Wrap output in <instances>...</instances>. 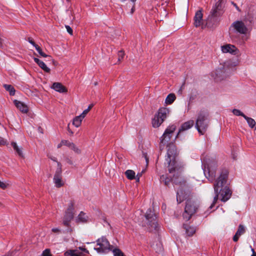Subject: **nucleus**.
<instances>
[{
  "label": "nucleus",
  "instance_id": "f257e3e1",
  "mask_svg": "<svg viewBox=\"0 0 256 256\" xmlns=\"http://www.w3.org/2000/svg\"><path fill=\"white\" fill-rule=\"evenodd\" d=\"M228 171L226 169L221 170L220 174L214 184L215 196L210 208L212 209L218 201V197L222 202H226L231 197L232 192L229 188Z\"/></svg>",
  "mask_w": 256,
  "mask_h": 256
},
{
  "label": "nucleus",
  "instance_id": "f03ea898",
  "mask_svg": "<svg viewBox=\"0 0 256 256\" xmlns=\"http://www.w3.org/2000/svg\"><path fill=\"white\" fill-rule=\"evenodd\" d=\"M176 150L175 146L173 144L170 145L167 150V156L166 158V160L168 164V170L170 173L178 171L181 167L176 160Z\"/></svg>",
  "mask_w": 256,
  "mask_h": 256
},
{
  "label": "nucleus",
  "instance_id": "7ed1b4c3",
  "mask_svg": "<svg viewBox=\"0 0 256 256\" xmlns=\"http://www.w3.org/2000/svg\"><path fill=\"white\" fill-rule=\"evenodd\" d=\"M202 167L206 177L210 182H212L216 176L217 164L214 161L202 158Z\"/></svg>",
  "mask_w": 256,
  "mask_h": 256
},
{
  "label": "nucleus",
  "instance_id": "20e7f679",
  "mask_svg": "<svg viewBox=\"0 0 256 256\" xmlns=\"http://www.w3.org/2000/svg\"><path fill=\"white\" fill-rule=\"evenodd\" d=\"M222 2L219 0L216 2L210 12V14L208 16L206 24L208 26L216 24L218 22V18L222 14Z\"/></svg>",
  "mask_w": 256,
  "mask_h": 256
},
{
  "label": "nucleus",
  "instance_id": "39448f33",
  "mask_svg": "<svg viewBox=\"0 0 256 256\" xmlns=\"http://www.w3.org/2000/svg\"><path fill=\"white\" fill-rule=\"evenodd\" d=\"M208 117V114L204 112H200L198 114L196 128L200 134H204L207 130L209 122Z\"/></svg>",
  "mask_w": 256,
  "mask_h": 256
},
{
  "label": "nucleus",
  "instance_id": "423d86ee",
  "mask_svg": "<svg viewBox=\"0 0 256 256\" xmlns=\"http://www.w3.org/2000/svg\"><path fill=\"white\" fill-rule=\"evenodd\" d=\"M238 64V61L228 60L224 64L216 70V78L221 80L226 78L229 74L231 69L234 68Z\"/></svg>",
  "mask_w": 256,
  "mask_h": 256
},
{
  "label": "nucleus",
  "instance_id": "0eeeda50",
  "mask_svg": "<svg viewBox=\"0 0 256 256\" xmlns=\"http://www.w3.org/2000/svg\"><path fill=\"white\" fill-rule=\"evenodd\" d=\"M170 114V110L166 108H160L152 120V125L154 128L159 127L166 119Z\"/></svg>",
  "mask_w": 256,
  "mask_h": 256
},
{
  "label": "nucleus",
  "instance_id": "6e6552de",
  "mask_svg": "<svg viewBox=\"0 0 256 256\" xmlns=\"http://www.w3.org/2000/svg\"><path fill=\"white\" fill-rule=\"evenodd\" d=\"M198 206L194 201L191 200H188L183 214L184 219L186 221L189 220L192 216L196 212Z\"/></svg>",
  "mask_w": 256,
  "mask_h": 256
},
{
  "label": "nucleus",
  "instance_id": "1a4fd4ad",
  "mask_svg": "<svg viewBox=\"0 0 256 256\" xmlns=\"http://www.w3.org/2000/svg\"><path fill=\"white\" fill-rule=\"evenodd\" d=\"M98 248L94 249L98 253H106L111 250L112 246L110 244L109 242L105 237H102L96 240Z\"/></svg>",
  "mask_w": 256,
  "mask_h": 256
},
{
  "label": "nucleus",
  "instance_id": "9d476101",
  "mask_svg": "<svg viewBox=\"0 0 256 256\" xmlns=\"http://www.w3.org/2000/svg\"><path fill=\"white\" fill-rule=\"evenodd\" d=\"M62 164L60 162H58V168L54 174L53 181L56 188H60L64 185V182L62 178Z\"/></svg>",
  "mask_w": 256,
  "mask_h": 256
},
{
  "label": "nucleus",
  "instance_id": "9b49d317",
  "mask_svg": "<svg viewBox=\"0 0 256 256\" xmlns=\"http://www.w3.org/2000/svg\"><path fill=\"white\" fill-rule=\"evenodd\" d=\"M176 126L173 124L168 126L165 130L162 136L160 138V142L164 144L168 143L172 136L174 132L176 130Z\"/></svg>",
  "mask_w": 256,
  "mask_h": 256
},
{
  "label": "nucleus",
  "instance_id": "f8f14e48",
  "mask_svg": "<svg viewBox=\"0 0 256 256\" xmlns=\"http://www.w3.org/2000/svg\"><path fill=\"white\" fill-rule=\"evenodd\" d=\"M145 217L148 221V225L150 226L152 228L156 230L158 227V224L156 220V217L151 210H147Z\"/></svg>",
  "mask_w": 256,
  "mask_h": 256
},
{
  "label": "nucleus",
  "instance_id": "ddd939ff",
  "mask_svg": "<svg viewBox=\"0 0 256 256\" xmlns=\"http://www.w3.org/2000/svg\"><path fill=\"white\" fill-rule=\"evenodd\" d=\"M230 28H233L237 32L240 34H246L248 31V28L244 23L241 20H236L234 22Z\"/></svg>",
  "mask_w": 256,
  "mask_h": 256
},
{
  "label": "nucleus",
  "instance_id": "4468645a",
  "mask_svg": "<svg viewBox=\"0 0 256 256\" xmlns=\"http://www.w3.org/2000/svg\"><path fill=\"white\" fill-rule=\"evenodd\" d=\"M80 250H82L86 254H88V250H87L84 247L80 246L78 248L75 250H66L64 254V256H84V254H82V252Z\"/></svg>",
  "mask_w": 256,
  "mask_h": 256
},
{
  "label": "nucleus",
  "instance_id": "2eb2a0df",
  "mask_svg": "<svg viewBox=\"0 0 256 256\" xmlns=\"http://www.w3.org/2000/svg\"><path fill=\"white\" fill-rule=\"evenodd\" d=\"M203 14L202 13V10L200 9L196 12L195 14V16L194 18V26L198 28L202 26V28H203L204 24V20L202 18Z\"/></svg>",
  "mask_w": 256,
  "mask_h": 256
},
{
  "label": "nucleus",
  "instance_id": "dca6fc26",
  "mask_svg": "<svg viewBox=\"0 0 256 256\" xmlns=\"http://www.w3.org/2000/svg\"><path fill=\"white\" fill-rule=\"evenodd\" d=\"M222 51L223 53H230L232 54H236L238 50L235 46L230 44H227L221 46Z\"/></svg>",
  "mask_w": 256,
  "mask_h": 256
},
{
  "label": "nucleus",
  "instance_id": "f3484780",
  "mask_svg": "<svg viewBox=\"0 0 256 256\" xmlns=\"http://www.w3.org/2000/svg\"><path fill=\"white\" fill-rule=\"evenodd\" d=\"M194 124V121L193 120H190L185 122H184L181 126L180 128L179 129L178 132L176 136V137L179 136L183 132L188 130Z\"/></svg>",
  "mask_w": 256,
  "mask_h": 256
},
{
  "label": "nucleus",
  "instance_id": "a211bd4d",
  "mask_svg": "<svg viewBox=\"0 0 256 256\" xmlns=\"http://www.w3.org/2000/svg\"><path fill=\"white\" fill-rule=\"evenodd\" d=\"M14 102L16 107L22 112L26 114L28 112V106L23 102L17 100H14Z\"/></svg>",
  "mask_w": 256,
  "mask_h": 256
},
{
  "label": "nucleus",
  "instance_id": "6ab92c4d",
  "mask_svg": "<svg viewBox=\"0 0 256 256\" xmlns=\"http://www.w3.org/2000/svg\"><path fill=\"white\" fill-rule=\"evenodd\" d=\"M51 88L56 91L60 93H64L67 92L66 88L60 82H54Z\"/></svg>",
  "mask_w": 256,
  "mask_h": 256
},
{
  "label": "nucleus",
  "instance_id": "aec40b11",
  "mask_svg": "<svg viewBox=\"0 0 256 256\" xmlns=\"http://www.w3.org/2000/svg\"><path fill=\"white\" fill-rule=\"evenodd\" d=\"M73 218V212L66 211L63 220L64 224L66 226H68L69 222Z\"/></svg>",
  "mask_w": 256,
  "mask_h": 256
},
{
  "label": "nucleus",
  "instance_id": "412c9836",
  "mask_svg": "<svg viewBox=\"0 0 256 256\" xmlns=\"http://www.w3.org/2000/svg\"><path fill=\"white\" fill-rule=\"evenodd\" d=\"M34 61L36 63L38 66L45 72H50V68H48L46 64H44V62L40 60H39L38 58H34Z\"/></svg>",
  "mask_w": 256,
  "mask_h": 256
},
{
  "label": "nucleus",
  "instance_id": "4be33fe9",
  "mask_svg": "<svg viewBox=\"0 0 256 256\" xmlns=\"http://www.w3.org/2000/svg\"><path fill=\"white\" fill-rule=\"evenodd\" d=\"M184 228L186 230V234L189 236H192L196 232V228L186 224L184 225Z\"/></svg>",
  "mask_w": 256,
  "mask_h": 256
},
{
  "label": "nucleus",
  "instance_id": "5701e85b",
  "mask_svg": "<svg viewBox=\"0 0 256 256\" xmlns=\"http://www.w3.org/2000/svg\"><path fill=\"white\" fill-rule=\"evenodd\" d=\"M176 99V96L174 94H168V96H166L165 100V103L166 104H171L174 102Z\"/></svg>",
  "mask_w": 256,
  "mask_h": 256
},
{
  "label": "nucleus",
  "instance_id": "b1692460",
  "mask_svg": "<svg viewBox=\"0 0 256 256\" xmlns=\"http://www.w3.org/2000/svg\"><path fill=\"white\" fill-rule=\"evenodd\" d=\"M88 219V216L82 212H81L78 214L76 220L78 222H84L87 221Z\"/></svg>",
  "mask_w": 256,
  "mask_h": 256
},
{
  "label": "nucleus",
  "instance_id": "393cba45",
  "mask_svg": "<svg viewBox=\"0 0 256 256\" xmlns=\"http://www.w3.org/2000/svg\"><path fill=\"white\" fill-rule=\"evenodd\" d=\"M125 174L128 180H132L135 178L136 174L132 170H126Z\"/></svg>",
  "mask_w": 256,
  "mask_h": 256
},
{
  "label": "nucleus",
  "instance_id": "a878e982",
  "mask_svg": "<svg viewBox=\"0 0 256 256\" xmlns=\"http://www.w3.org/2000/svg\"><path fill=\"white\" fill-rule=\"evenodd\" d=\"M11 145L12 146L14 150L18 154V156L20 157H23V154H22V150L20 148H18V146H17L16 142H12L11 143Z\"/></svg>",
  "mask_w": 256,
  "mask_h": 256
},
{
  "label": "nucleus",
  "instance_id": "bb28decb",
  "mask_svg": "<svg viewBox=\"0 0 256 256\" xmlns=\"http://www.w3.org/2000/svg\"><path fill=\"white\" fill-rule=\"evenodd\" d=\"M244 119L246 120L250 127L252 128H256L255 126L256 122L253 118H249L247 116H244Z\"/></svg>",
  "mask_w": 256,
  "mask_h": 256
},
{
  "label": "nucleus",
  "instance_id": "cd10ccee",
  "mask_svg": "<svg viewBox=\"0 0 256 256\" xmlns=\"http://www.w3.org/2000/svg\"><path fill=\"white\" fill-rule=\"evenodd\" d=\"M172 180V178L168 177L166 175H162L160 177V181L161 182H164L166 186H168Z\"/></svg>",
  "mask_w": 256,
  "mask_h": 256
},
{
  "label": "nucleus",
  "instance_id": "c85d7f7f",
  "mask_svg": "<svg viewBox=\"0 0 256 256\" xmlns=\"http://www.w3.org/2000/svg\"><path fill=\"white\" fill-rule=\"evenodd\" d=\"M83 118L80 116H76L73 120V124L77 128L78 127L80 126Z\"/></svg>",
  "mask_w": 256,
  "mask_h": 256
},
{
  "label": "nucleus",
  "instance_id": "c756f323",
  "mask_svg": "<svg viewBox=\"0 0 256 256\" xmlns=\"http://www.w3.org/2000/svg\"><path fill=\"white\" fill-rule=\"evenodd\" d=\"M4 87L6 90L9 92L10 95L14 96V94L15 90L12 86L5 84L4 85Z\"/></svg>",
  "mask_w": 256,
  "mask_h": 256
},
{
  "label": "nucleus",
  "instance_id": "7c9ffc66",
  "mask_svg": "<svg viewBox=\"0 0 256 256\" xmlns=\"http://www.w3.org/2000/svg\"><path fill=\"white\" fill-rule=\"evenodd\" d=\"M245 232H246L245 227L242 224H240L238 226V229L236 234V235H238L239 236H240L241 235L244 234Z\"/></svg>",
  "mask_w": 256,
  "mask_h": 256
},
{
  "label": "nucleus",
  "instance_id": "2f4dec72",
  "mask_svg": "<svg viewBox=\"0 0 256 256\" xmlns=\"http://www.w3.org/2000/svg\"><path fill=\"white\" fill-rule=\"evenodd\" d=\"M114 256H124L123 252L119 248H115L111 250Z\"/></svg>",
  "mask_w": 256,
  "mask_h": 256
},
{
  "label": "nucleus",
  "instance_id": "473e14b6",
  "mask_svg": "<svg viewBox=\"0 0 256 256\" xmlns=\"http://www.w3.org/2000/svg\"><path fill=\"white\" fill-rule=\"evenodd\" d=\"M184 196H182V190H180L177 192L176 200L178 204L180 203L184 200Z\"/></svg>",
  "mask_w": 256,
  "mask_h": 256
},
{
  "label": "nucleus",
  "instance_id": "72a5a7b5",
  "mask_svg": "<svg viewBox=\"0 0 256 256\" xmlns=\"http://www.w3.org/2000/svg\"><path fill=\"white\" fill-rule=\"evenodd\" d=\"M36 49L38 51V54L42 56H43V57H44V58H46V57L50 58V56H48V55L46 54L45 53H44L42 52V48H40V47L39 46H36Z\"/></svg>",
  "mask_w": 256,
  "mask_h": 256
},
{
  "label": "nucleus",
  "instance_id": "f704fd0d",
  "mask_svg": "<svg viewBox=\"0 0 256 256\" xmlns=\"http://www.w3.org/2000/svg\"><path fill=\"white\" fill-rule=\"evenodd\" d=\"M233 114L236 116H242L244 118V116H246L243 112L240 110L238 109H234L232 110Z\"/></svg>",
  "mask_w": 256,
  "mask_h": 256
},
{
  "label": "nucleus",
  "instance_id": "c9c22d12",
  "mask_svg": "<svg viewBox=\"0 0 256 256\" xmlns=\"http://www.w3.org/2000/svg\"><path fill=\"white\" fill-rule=\"evenodd\" d=\"M124 53L123 50H120L118 52V60L120 62L124 57Z\"/></svg>",
  "mask_w": 256,
  "mask_h": 256
},
{
  "label": "nucleus",
  "instance_id": "e433bc0d",
  "mask_svg": "<svg viewBox=\"0 0 256 256\" xmlns=\"http://www.w3.org/2000/svg\"><path fill=\"white\" fill-rule=\"evenodd\" d=\"M70 148L74 152H76L77 154H79L80 152V150L75 146V144L74 143H72V144H71Z\"/></svg>",
  "mask_w": 256,
  "mask_h": 256
},
{
  "label": "nucleus",
  "instance_id": "4c0bfd02",
  "mask_svg": "<svg viewBox=\"0 0 256 256\" xmlns=\"http://www.w3.org/2000/svg\"><path fill=\"white\" fill-rule=\"evenodd\" d=\"M74 206V202H73L71 201L69 204L68 208L66 211L73 212Z\"/></svg>",
  "mask_w": 256,
  "mask_h": 256
},
{
  "label": "nucleus",
  "instance_id": "58836bf2",
  "mask_svg": "<svg viewBox=\"0 0 256 256\" xmlns=\"http://www.w3.org/2000/svg\"><path fill=\"white\" fill-rule=\"evenodd\" d=\"M42 256H52L50 250L49 249L45 250L42 252Z\"/></svg>",
  "mask_w": 256,
  "mask_h": 256
},
{
  "label": "nucleus",
  "instance_id": "ea45409f",
  "mask_svg": "<svg viewBox=\"0 0 256 256\" xmlns=\"http://www.w3.org/2000/svg\"><path fill=\"white\" fill-rule=\"evenodd\" d=\"M62 144H64V146H66L70 148V147L71 146V144H72V142H70L68 140H62Z\"/></svg>",
  "mask_w": 256,
  "mask_h": 256
},
{
  "label": "nucleus",
  "instance_id": "a19ab883",
  "mask_svg": "<svg viewBox=\"0 0 256 256\" xmlns=\"http://www.w3.org/2000/svg\"><path fill=\"white\" fill-rule=\"evenodd\" d=\"M66 29L70 35H72L73 31L72 28L69 26H66Z\"/></svg>",
  "mask_w": 256,
  "mask_h": 256
},
{
  "label": "nucleus",
  "instance_id": "79ce46f5",
  "mask_svg": "<svg viewBox=\"0 0 256 256\" xmlns=\"http://www.w3.org/2000/svg\"><path fill=\"white\" fill-rule=\"evenodd\" d=\"M8 184L0 180V188L4 190L6 188Z\"/></svg>",
  "mask_w": 256,
  "mask_h": 256
},
{
  "label": "nucleus",
  "instance_id": "37998d69",
  "mask_svg": "<svg viewBox=\"0 0 256 256\" xmlns=\"http://www.w3.org/2000/svg\"><path fill=\"white\" fill-rule=\"evenodd\" d=\"M28 42L31 44H32L34 48H36V46H38V44H36V43L34 42L32 40V38H28Z\"/></svg>",
  "mask_w": 256,
  "mask_h": 256
},
{
  "label": "nucleus",
  "instance_id": "c03bdc74",
  "mask_svg": "<svg viewBox=\"0 0 256 256\" xmlns=\"http://www.w3.org/2000/svg\"><path fill=\"white\" fill-rule=\"evenodd\" d=\"M231 4H232L236 8V10L238 12H241V10L238 8V6H237V4L236 3H234V2H232Z\"/></svg>",
  "mask_w": 256,
  "mask_h": 256
},
{
  "label": "nucleus",
  "instance_id": "a18cd8bd",
  "mask_svg": "<svg viewBox=\"0 0 256 256\" xmlns=\"http://www.w3.org/2000/svg\"><path fill=\"white\" fill-rule=\"evenodd\" d=\"M240 236H239L238 235H236V234L233 237V240L235 242H237Z\"/></svg>",
  "mask_w": 256,
  "mask_h": 256
},
{
  "label": "nucleus",
  "instance_id": "49530a36",
  "mask_svg": "<svg viewBox=\"0 0 256 256\" xmlns=\"http://www.w3.org/2000/svg\"><path fill=\"white\" fill-rule=\"evenodd\" d=\"M88 113V112H87V110H85L80 116L82 117V118H84Z\"/></svg>",
  "mask_w": 256,
  "mask_h": 256
},
{
  "label": "nucleus",
  "instance_id": "de8ad7c7",
  "mask_svg": "<svg viewBox=\"0 0 256 256\" xmlns=\"http://www.w3.org/2000/svg\"><path fill=\"white\" fill-rule=\"evenodd\" d=\"M5 144L6 142L4 140L3 138L0 137V145H4Z\"/></svg>",
  "mask_w": 256,
  "mask_h": 256
},
{
  "label": "nucleus",
  "instance_id": "09e8293b",
  "mask_svg": "<svg viewBox=\"0 0 256 256\" xmlns=\"http://www.w3.org/2000/svg\"><path fill=\"white\" fill-rule=\"evenodd\" d=\"M48 158H50L52 160H53L54 162H57V163L58 162L56 161V158L52 156H48Z\"/></svg>",
  "mask_w": 256,
  "mask_h": 256
},
{
  "label": "nucleus",
  "instance_id": "8fccbe9b",
  "mask_svg": "<svg viewBox=\"0 0 256 256\" xmlns=\"http://www.w3.org/2000/svg\"><path fill=\"white\" fill-rule=\"evenodd\" d=\"M52 231L54 232H60V230L58 228H54L52 229Z\"/></svg>",
  "mask_w": 256,
  "mask_h": 256
},
{
  "label": "nucleus",
  "instance_id": "3c124183",
  "mask_svg": "<svg viewBox=\"0 0 256 256\" xmlns=\"http://www.w3.org/2000/svg\"><path fill=\"white\" fill-rule=\"evenodd\" d=\"M64 144H62V141L58 145V148H60L62 147V146H64L63 145Z\"/></svg>",
  "mask_w": 256,
  "mask_h": 256
},
{
  "label": "nucleus",
  "instance_id": "603ef678",
  "mask_svg": "<svg viewBox=\"0 0 256 256\" xmlns=\"http://www.w3.org/2000/svg\"><path fill=\"white\" fill-rule=\"evenodd\" d=\"M142 175V173H138L137 174V175L136 176V177L140 178Z\"/></svg>",
  "mask_w": 256,
  "mask_h": 256
},
{
  "label": "nucleus",
  "instance_id": "864d4df0",
  "mask_svg": "<svg viewBox=\"0 0 256 256\" xmlns=\"http://www.w3.org/2000/svg\"><path fill=\"white\" fill-rule=\"evenodd\" d=\"M93 106H94V104H90L88 106V109H90H90L93 107Z\"/></svg>",
  "mask_w": 256,
  "mask_h": 256
},
{
  "label": "nucleus",
  "instance_id": "5fc2aeb1",
  "mask_svg": "<svg viewBox=\"0 0 256 256\" xmlns=\"http://www.w3.org/2000/svg\"><path fill=\"white\" fill-rule=\"evenodd\" d=\"M251 250L252 252V254H256L255 252H254V250L253 248H251Z\"/></svg>",
  "mask_w": 256,
  "mask_h": 256
},
{
  "label": "nucleus",
  "instance_id": "6e6d98bb",
  "mask_svg": "<svg viewBox=\"0 0 256 256\" xmlns=\"http://www.w3.org/2000/svg\"><path fill=\"white\" fill-rule=\"evenodd\" d=\"M135 178L136 179V182H139L140 178L136 177L135 176Z\"/></svg>",
  "mask_w": 256,
  "mask_h": 256
},
{
  "label": "nucleus",
  "instance_id": "4d7b16f0",
  "mask_svg": "<svg viewBox=\"0 0 256 256\" xmlns=\"http://www.w3.org/2000/svg\"><path fill=\"white\" fill-rule=\"evenodd\" d=\"M86 110H87V112H88L90 110V109H88V108Z\"/></svg>",
  "mask_w": 256,
  "mask_h": 256
},
{
  "label": "nucleus",
  "instance_id": "13d9d810",
  "mask_svg": "<svg viewBox=\"0 0 256 256\" xmlns=\"http://www.w3.org/2000/svg\"><path fill=\"white\" fill-rule=\"evenodd\" d=\"M68 132H70L72 134H73L72 132V130H68Z\"/></svg>",
  "mask_w": 256,
  "mask_h": 256
},
{
  "label": "nucleus",
  "instance_id": "bf43d9fd",
  "mask_svg": "<svg viewBox=\"0 0 256 256\" xmlns=\"http://www.w3.org/2000/svg\"><path fill=\"white\" fill-rule=\"evenodd\" d=\"M131 0L132 2H134L136 1V0Z\"/></svg>",
  "mask_w": 256,
  "mask_h": 256
},
{
  "label": "nucleus",
  "instance_id": "052dcab7",
  "mask_svg": "<svg viewBox=\"0 0 256 256\" xmlns=\"http://www.w3.org/2000/svg\"><path fill=\"white\" fill-rule=\"evenodd\" d=\"M94 85H95V86H96V85H97L98 82H94Z\"/></svg>",
  "mask_w": 256,
  "mask_h": 256
},
{
  "label": "nucleus",
  "instance_id": "680f3d73",
  "mask_svg": "<svg viewBox=\"0 0 256 256\" xmlns=\"http://www.w3.org/2000/svg\"><path fill=\"white\" fill-rule=\"evenodd\" d=\"M68 162L70 164H72V162L70 160L69 162Z\"/></svg>",
  "mask_w": 256,
  "mask_h": 256
},
{
  "label": "nucleus",
  "instance_id": "e2e57ef3",
  "mask_svg": "<svg viewBox=\"0 0 256 256\" xmlns=\"http://www.w3.org/2000/svg\"><path fill=\"white\" fill-rule=\"evenodd\" d=\"M251 256H256V254H252Z\"/></svg>",
  "mask_w": 256,
  "mask_h": 256
},
{
  "label": "nucleus",
  "instance_id": "0e129e2a",
  "mask_svg": "<svg viewBox=\"0 0 256 256\" xmlns=\"http://www.w3.org/2000/svg\"><path fill=\"white\" fill-rule=\"evenodd\" d=\"M132 12L134 11L133 8H132Z\"/></svg>",
  "mask_w": 256,
  "mask_h": 256
},
{
  "label": "nucleus",
  "instance_id": "69168bd1",
  "mask_svg": "<svg viewBox=\"0 0 256 256\" xmlns=\"http://www.w3.org/2000/svg\"><path fill=\"white\" fill-rule=\"evenodd\" d=\"M125 0H122V1H123V2H124V1H125Z\"/></svg>",
  "mask_w": 256,
  "mask_h": 256
},
{
  "label": "nucleus",
  "instance_id": "338daca9",
  "mask_svg": "<svg viewBox=\"0 0 256 256\" xmlns=\"http://www.w3.org/2000/svg\"><path fill=\"white\" fill-rule=\"evenodd\" d=\"M124 256H125L124 255Z\"/></svg>",
  "mask_w": 256,
  "mask_h": 256
}]
</instances>
